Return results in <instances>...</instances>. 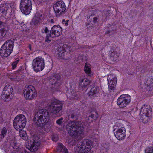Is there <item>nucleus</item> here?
<instances>
[{"mask_svg": "<svg viewBox=\"0 0 153 153\" xmlns=\"http://www.w3.org/2000/svg\"><path fill=\"white\" fill-rule=\"evenodd\" d=\"M66 129L71 136H74L77 139L69 142L71 145H76L75 148L79 153H87L91 149L93 143L88 140H80L82 138L84 134L83 124L81 122L72 121L69 122L66 126Z\"/></svg>", "mask_w": 153, "mask_h": 153, "instance_id": "f257e3e1", "label": "nucleus"}, {"mask_svg": "<svg viewBox=\"0 0 153 153\" xmlns=\"http://www.w3.org/2000/svg\"><path fill=\"white\" fill-rule=\"evenodd\" d=\"M49 119V112L45 109L39 110L36 113L34 118V122L37 126H44L48 122Z\"/></svg>", "mask_w": 153, "mask_h": 153, "instance_id": "f03ea898", "label": "nucleus"}, {"mask_svg": "<svg viewBox=\"0 0 153 153\" xmlns=\"http://www.w3.org/2000/svg\"><path fill=\"white\" fill-rule=\"evenodd\" d=\"M14 46V42L7 41L2 45L0 50V55L2 57H7L11 53Z\"/></svg>", "mask_w": 153, "mask_h": 153, "instance_id": "7ed1b4c3", "label": "nucleus"}, {"mask_svg": "<svg viewBox=\"0 0 153 153\" xmlns=\"http://www.w3.org/2000/svg\"><path fill=\"white\" fill-rule=\"evenodd\" d=\"M26 119L25 116L19 114L15 117L13 123L15 128L18 131H20L25 127L26 124Z\"/></svg>", "mask_w": 153, "mask_h": 153, "instance_id": "20e7f679", "label": "nucleus"}, {"mask_svg": "<svg viewBox=\"0 0 153 153\" xmlns=\"http://www.w3.org/2000/svg\"><path fill=\"white\" fill-rule=\"evenodd\" d=\"M63 106V103L55 99L53 100L47 106V108L52 113L56 114L62 110Z\"/></svg>", "mask_w": 153, "mask_h": 153, "instance_id": "39448f33", "label": "nucleus"}, {"mask_svg": "<svg viewBox=\"0 0 153 153\" xmlns=\"http://www.w3.org/2000/svg\"><path fill=\"white\" fill-rule=\"evenodd\" d=\"M23 94L25 98L28 100L34 99L37 96L36 89L33 86L31 85L25 86L23 90Z\"/></svg>", "mask_w": 153, "mask_h": 153, "instance_id": "423d86ee", "label": "nucleus"}, {"mask_svg": "<svg viewBox=\"0 0 153 153\" xmlns=\"http://www.w3.org/2000/svg\"><path fill=\"white\" fill-rule=\"evenodd\" d=\"M131 101V97L128 94L120 95L117 101V105L121 108H123L129 105Z\"/></svg>", "mask_w": 153, "mask_h": 153, "instance_id": "0eeeda50", "label": "nucleus"}, {"mask_svg": "<svg viewBox=\"0 0 153 153\" xmlns=\"http://www.w3.org/2000/svg\"><path fill=\"white\" fill-rule=\"evenodd\" d=\"M45 65L44 59L42 57H36L32 62V66L34 70L36 72L42 71Z\"/></svg>", "mask_w": 153, "mask_h": 153, "instance_id": "6e6552de", "label": "nucleus"}, {"mask_svg": "<svg viewBox=\"0 0 153 153\" xmlns=\"http://www.w3.org/2000/svg\"><path fill=\"white\" fill-rule=\"evenodd\" d=\"M20 8L22 13L25 15L29 14L32 9L31 0H21Z\"/></svg>", "mask_w": 153, "mask_h": 153, "instance_id": "1a4fd4ad", "label": "nucleus"}, {"mask_svg": "<svg viewBox=\"0 0 153 153\" xmlns=\"http://www.w3.org/2000/svg\"><path fill=\"white\" fill-rule=\"evenodd\" d=\"M53 8L57 16L65 13L66 7L65 3L62 1L56 2L53 5Z\"/></svg>", "mask_w": 153, "mask_h": 153, "instance_id": "9d476101", "label": "nucleus"}, {"mask_svg": "<svg viewBox=\"0 0 153 153\" xmlns=\"http://www.w3.org/2000/svg\"><path fill=\"white\" fill-rule=\"evenodd\" d=\"M114 133L117 138L119 140L124 139L126 136V132L125 128L119 126L118 124H116L114 126Z\"/></svg>", "mask_w": 153, "mask_h": 153, "instance_id": "9b49d317", "label": "nucleus"}, {"mask_svg": "<svg viewBox=\"0 0 153 153\" xmlns=\"http://www.w3.org/2000/svg\"><path fill=\"white\" fill-rule=\"evenodd\" d=\"M145 91H153V77H147L145 80L144 85L142 87Z\"/></svg>", "mask_w": 153, "mask_h": 153, "instance_id": "f8f14e48", "label": "nucleus"}, {"mask_svg": "<svg viewBox=\"0 0 153 153\" xmlns=\"http://www.w3.org/2000/svg\"><path fill=\"white\" fill-rule=\"evenodd\" d=\"M32 140L29 143L28 149L32 152L36 151L40 145L39 140L38 137H34L32 138Z\"/></svg>", "mask_w": 153, "mask_h": 153, "instance_id": "ddd939ff", "label": "nucleus"}, {"mask_svg": "<svg viewBox=\"0 0 153 153\" xmlns=\"http://www.w3.org/2000/svg\"><path fill=\"white\" fill-rule=\"evenodd\" d=\"M13 89L12 87L9 85H7L4 87L3 91L1 98L3 100H6V99L9 97L12 94Z\"/></svg>", "mask_w": 153, "mask_h": 153, "instance_id": "4468645a", "label": "nucleus"}, {"mask_svg": "<svg viewBox=\"0 0 153 153\" xmlns=\"http://www.w3.org/2000/svg\"><path fill=\"white\" fill-rule=\"evenodd\" d=\"M50 33L51 35V37H58L62 34V29L59 25H54L51 28Z\"/></svg>", "mask_w": 153, "mask_h": 153, "instance_id": "2eb2a0df", "label": "nucleus"}, {"mask_svg": "<svg viewBox=\"0 0 153 153\" xmlns=\"http://www.w3.org/2000/svg\"><path fill=\"white\" fill-rule=\"evenodd\" d=\"M107 80L108 81V86L109 88L111 90L115 87L117 83V78L114 74H110L108 76Z\"/></svg>", "mask_w": 153, "mask_h": 153, "instance_id": "dca6fc26", "label": "nucleus"}, {"mask_svg": "<svg viewBox=\"0 0 153 153\" xmlns=\"http://www.w3.org/2000/svg\"><path fill=\"white\" fill-rule=\"evenodd\" d=\"M152 109L151 107L148 105L144 104L141 107L140 112L142 113V114L146 117V118L149 117L151 114Z\"/></svg>", "mask_w": 153, "mask_h": 153, "instance_id": "f3484780", "label": "nucleus"}, {"mask_svg": "<svg viewBox=\"0 0 153 153\" xmlns=\"http://www.w3.org/2000/svg\"><path fill=\"white\" fill-rule=\"evenodd\" d=\"M79 87L80 88H86L87 86L90 85L91 82L86 79H80L79 80Z\"/></svg>", "mask_w": 153, "mask_h": 153, "instance_id": "a211bd4d", "label": "nucleus"}, {"mask_svg": "<svg viewBox=\"0 0 153 153\" xmlns=\"http://www.w3.org/2000/svg\"><path fill=\"white\" fill-rule=\"evenodd\" d=\"M98 91L99 89L97 87H93L90 90L89 92L88 93V95L91 98H92V97L97 94Z\"/></svg>", "mask_w": 153, "mask_h": 153, "instance_id": "6ab92c4d", "label": "nucleus"}, {"mask_svg": "<svg viewBox=\"0 0 153 153\" xmlns=\"http://www.w3.org/2000/svg\"><path fill=\"white\" fill-rule=\"evenodd\" d=\"M61 79V76L59 74H54L52 78L51 79L50 82L52 84H54L58 82V81H59Z\"/></svg>", "mask_w": 153, "mask_h": 153, "instance_id": "aec40b11", "label": "nucleus"}, {"mask_svg": "<svg viewBox=\"0 0 153 153\" xmlns=\"http://www.w3.org/2000/svg\"><path fill=\"white\" fill-rule=\"evenodd\" d=\"M10 7V5L9 3H4L2 6V7H1L2 14L1 15V16H4V15H5L7 12Z\"/></svg>", "mask_w": 153, "mask_h": 153, "instance_id": "412c9836", "label": "nucleus"}, {"mask_svg": "<svg viewBox=\"0 0 153 153\" xmlns=\"http://www.w3.org/2000/svg\"><path fill=\"white\" fill-rule=\"evenodd\" d=\"M42 15L40 14L37 13L33 20V22L35 25L38 24L42 19Z\"/></svg>", "mask_w": 153, "mask_h": 153, "instance_id": "4be33fe9", "label": "nucleus"}, {"mask_svg": "<svg viewBox=\"0 0 153 153\" xmlns=\"http://www.w3.org/2000/svg\"><path fill=\"white\" fill-rule=\"evenodd\" d=\"M58 149L59 151L62 152V153H68L67 148L61 143H59Z\"/></svg>", "mask_w": 153, "mask_h": 153, "instance_id": "5701e85b", "label": "nucleus"}, {"mask_svg": "<svg viewBox=\"0 0 153 153\" xmlns=\"http://www.w3.org/2000/svg\"><path fill=\"white\" fill-rule=\"evenodd\" d=\"M41 31L43 33H45L46 34V38L49 39L50 37H51V33H50V31L48 29L47 27L45 28H42L41 30Z\"/></svg>", "mask_w": 153, "mask_h": 153, "instance_id": "b1692460", "label": "nucleus"}, {"mask_svg": "<svg viewBox=\"0 0 153 153\" xmlns=\"http://www.w3.org/2000/svg\"><path fill=\"white\" fill-rule=\"evenodd\" d=\"M19 136L22 139L25 140H27L28 139L27 134L25 131H23L22 130L19 131Z\"/></svg>", "mask_w": 153, "mask_h": 153, "instance_id": "393cba45", "label": "nucleus"}, {"mask_svg": "<svg viewBox=\"0 0 153 153\" xmlns=\"http://www.w3.org/2000/svg\"><path fill=\"white\" fill-rule=\"evenodd\" d=\"M7 128L5 127H3L1 130L0 133V138L1 139L4 138L7 134Z\"/></svg>", "mask_w": 153, "mask_h": 153, "instance_id": "a878e982", "label": "nucleus"}, {"mask_svg": "<svg viewBox=\"0 0 153 153\" xmlns=\"http://www.w3.org/2000/svg\"><path fill=\"white\" fill-rule=\"evenodd\" d=\"M8 31V30L6 29L5 28H2L0 31V38H1L6 37Z\"/></svg>", "mask_w": 153, "mask_h": 153, "instance_id": "bb28decb", "label": "nucleus"}, {"mask_svg": "<svg viewBox=\"0 0 153 153\" xmlns=\"http://www.w3.org/2000/svg\"><path fill=\"white\" fill-rule=\"evenodd\" d=\"M84 70L86 74L90 75V74L91 73V68H90V67L88 65L87 63L85 64V66L84 68Z\"/></svg>", "mask_w": 153, "mask_h": 153, "instance_id": "cd10ccee", "label": "nucleus"}, {"mask_svg": "<svg viewBox=\"0 0 153 153\" xmlns=\"http://www.w3.org/2000/svg\"><path fill=\"white\" fill-rule=\"evenodd\" d=\"M145 153H153V147H148L145 150Z\"/></svg>", "mask_w": 153, "mask_h": 153, "instance_id": "c85d7f7f", "label": "nucleus"}, {"mask_svg": "<svg viewBox=\"0 0 153 153\" xmlns=\"http://www.w3.org/2000/svg\"><path fill=\"white\" fill-rule=\"evenodd\" d=\"M96 116H94V115L93 114H92L91 115H89V117L88 118V121L89 122L90 121H92L94 119H95L97 118Z\"/></svg>", "mask_w": 153, "mask_h": 153, "instance_id": "c756f323", "label": "nucleus"}, {"mask_svg": "<svg viewBox=\"0 0 153 153\" xmlns=\"http://www.w3.org/2000/svg\"><path fill=\"white\" fill-rule=\"evenodd\" d=\"M19 61V60H17L14 62H13L12 64V68L13 69H15L17 66V65Z\"/></svg>", "mask_w": 153, "mask_h": 153, "instance_id": "7c9ffc66", "label": "nucleus"}, {"mask_svg": "<svg viewBox=\"0 0 153 153\" xmlns=\"http://www.w3.org/2000/svg\"><path fill=\"white\" fill-rule=\"evenodd\" d=\"M76 115V112L73 111L72 113L71 114V115L70 116L71 118L76 119L77 118Z\"/></svg>", "mask_w": 153, "mask_h": 153, "instance_id": "2f4dec72", "label": "nucleus"}, {"mask_svg": "<svg viewBox=\"0 0 153 153\" xmlns=\"http://www.w3.org/2000/svg\"><path fill=\"white\" fill-rule=\"evenodd\" d=\"M63 118L62 117L60 118V119H58L56 121V123L59 125H61L62 123V121L63 120Z\"/></svg>", "mask_w": 153, "mask_h": 153, "instance_id": "473e14b6", "label": "nucleus"}, {"mask_svg": "<svg viewBox=\"0 0 153 153\" xmlns=\"http://www.w3.org/2000/svg\"><path fill=\"white\" fill-rule=\"evenodd\" d=\"M119 57V55L118 54H115L113 56V59L114 60L116 61L118 60Z\"/></svg>", "mask_w": 153, "mask_h": 153, "instance_id": "72a5a7b5", "label": "nucleus"}, {"mask_svg": "<svg viewBox=\"0 0 153 153\" xmlns=\"http://www.w3.org/2000/svg\"><path fill=\"white\" fill-rule=\"evenodd\" d=\"M69 21L68 20L65 21V19H63L62 21V23L64 24L65 26H67L68 25V22Z\"/></svg>", "mask_w": 153, "mask_h": 153, "instance_id": "f704fd0d", "label": "nucleus"}, {"mask_svg": "<svg viewBox=\"0 0 153 153\" xmlns=\"http://www.w3.org/2000/svg\"><path fill=\"white\" fill-rule=\"evenodd\" d=\"M60 49H59L58 50V52H59V53H58V55L59 56H60L61 55V56H63L64 55V52H60Z\"/></svg>", "mask_w": 153, "mask_h": 153, "instance_id": "c9c22d12", "label": "nucleus"}, {"mask_svg": "<svg viewBox=\"0 0 153 153\" xmlns=\"http://www.w3.org/2000/svg\"><path fill=\"white\" fill-rule=\"evenodd\" d=\"M5 23L1 21H0V28H2L5 25Z\"/></svg>", "mask_w": 153, "mask_h": 153, "instance_id": "e433bc0d", "label": "nucleus"}, {"mask_svg": "<svg viewBox=\"0 0 153 153\" xmlns=\"http://www.w3.org/2000/svg\"><path fill=\"white\" fill-rule=\"evenodd\" d=\"M97 18L96 17H94L93 19V22L94 23H96L97 21Z\"/></svg>", "mask_w": 153, "mask_h": 153, "instance_id": "4c0bfd02", "label": "nucleus"}, {"mask_svg": "<svg viewBox=\"0 0 153 153\" xmlns=\"http://www.w3.org/2000/svg\"><path fill=\"white\" fill-rule=\"evenodd\" d=\"M49 39H48L46 38V41L48 43H49L51 42V40Z\"/></svg>", "mask_w": 153, "mask_h": 153, "instance_id": "58836bf2", "label": "nucleus"}, {"mask_svg": "<svg viewBox=\"0 0 153 153\" xmlns=\"http://www.w3.org/2000/svg\"><path fill=\"white\" fill-rule=\"evenodd\" d=\"M28 48H29L30 49V50H32V48H31V45H29L28 46Z\"/></svg>", "mask_w": 153, "mask_h": 153, "instance_id": "ea45409f", "label": "nucleus"}, {"mask_svg": "<svg viewBox=\"0 0 153 153\" xmlns=\"http://www.w3.org/2000/svg\"><path fill=\"white\" fill-rule=\"evenodd\" d=\"M2 9H1V6H0V14H1V15L2 14V12H1L2 11Z\"/></svg>", "mask_w": 153, "mask_h": 153, "instance_id": "a19ab883", "label": "nucleus"}, {"mask_svg": "<svg viewBox=\"0 0 153 153\" xmlns=\"http://www.w3.org/2000/svg\"><path fill=\"white\" fill-rule=\"evenodd\" d=\"M50 22L52 23H54V20L53 19H52L51 20Z\"/></svg>", "mask_w": 153, "mask_h": 153, "instance_id": "79ce46f5", "label": "nucleus"}, {"mask_svg": "<svg viewBox=\"0 0 153 153\" xmlns=\"http://www.w3.org/2000/svg\"><path fill=\"white\" fill-rule=\"evenodd\" d=\"M15 25H19V24H20V23L18 22V21H16V22L15 23Z\"/></svg>", "mask_w": 153, "mask_h": 153, "instance_id": "37998d69", "label": "nucleus"}, {"mask_svg": "<svg viewBox=\"0 0 153 153\" xmlns=\"http://www.w3.org/2000/svg\"><path fill=\"white\" fill-rule=\"evenodd\" d=\"M52 140L53 141H56L57 140V139H54V137H53V138H52Z\"/></svg>", "mask_w": 153, "mask_h": 153, "instance_id": "c03bdc74", "label": "nucleus"}, {"mask_svg": "<svg viewBox=\"0 0 153 153\" xmlns=\"http://www.w3.org/2000/svg\"><path fill=\"white\" fill-rule=\"evenodd\" d=\"M110 33V32L109 31V30H108L106 32H105V34H109V33Z\"/></svg>", "mask_w": 153, "mask_h": 153, "instance_id": "a18cd8bd", "label": "nucleus"}, {"mask_svg": "<svg viewBox=\"0 0 153 153\" xmlns=\"http://www.w3.org/2000/svg\"><path fill=\"white\" fill-rule=\"evenodd\" d=\"M95 114H96L97 115V113H96V112H95Z\"/></svg>", "mask_w": 153, "mask_h": 153, "instance_id": "49530a36", "label": "nucleus"}, {"mask_svg": "<svg viewBox=\"0 0 153 153\" xmlns=\"http://www.w3.org/2000/svg\"><path fill=\"white\" fill-rule=\"evenodd\" d=\"M22 153V152H20V153Z\"/></svg>", "mask_w": 153, "mask_h": 153, "instance_id": "de8ad7c7", "label": "nucleus"}, {"mask_svg": "<svg viewBox=\"0 0 153 153\" xmlns=\"http://www.w3.org/2000/svg\"><path fill=\"white\" fill-rule=\"evenodd\" d=\"M55 137H54V139H56L55 138H54Z\"/></svg>", "mask_w": 153, "mask_h": 153, "instance_id": "09e8293b", "label": "nucleus"}]
</instances>
